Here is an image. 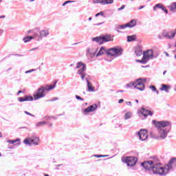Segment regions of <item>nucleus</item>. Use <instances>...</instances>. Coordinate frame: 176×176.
<instances>
[{
	"label": "nucleus",
	"instance_id": "f257e3e1",
	"mask_svg": "<svg viewBox=\"0 0 176 176\" xmlns=\"http://www.w3.org/2000/svg\"><path fill=\"white\" fill-rule=\"evenodd\" d=\"M141 164L146 171H151V170H152L154 174H159V175H167L169 171H171V170H175L176 158L170 160L168 164L165 165L164 167H162L160 163L156 162L153 160L144 162Z\"/></svg>",
	"mask_w": 176,
	"mask_h": 176
},
{
	"label": "nucleus",
	"instance_id": "f03ea898",
	"mask_svg": "<svg viewBox=\"0 0 176 176\" xmlns=\"http://www.w3.org/2000/svg\"><path fill=\"white\" fill-rule=\"evenodd\" d=\"M56 88V82L54 85H46L38 88L36 91L32 96H25L23 97L18 98L19 102H24L25 101H36V100H41V98H45L47 94V91L53 90Z\"/></svg>",
	"mask_w": 176,
	"mask_h": 176
},
{
	"label": "nucleus",
	"instance_id": "7ed1b4c3",
	"mask_svg": "<svg viewBox=\"0 0 176 176\" xmlns=\"http://www.w3.org/2000/svg\"><path fill=\"white\" fill-rule=\"evenodd\" d=\"M153 123L157 129L160 138H162V140L166 138L171 129V122L168 121L153 120Z\"/></svg>",
	"mask_w": 176,
	"mask_h": 176
},
{
	"label": "nucleus",
	"instance_id": "20e7f679",
	"mask_svg": "<svg viewBox=\"0 0 176 176\" xmlns=\"http://www.w3.org/2000/svg\"><path fill=\"white\" fill-rule=\"evenodd\" d=\"M104 53L109 57L116 58V57H119L123 54V48L120 47H114L107 50L105 47H101L96 56L98 57L102 56Z\"/></svg>",
	"mask_w": 176,
	"mask_h": 176
},
{
	"label": "nucleus",
	"instance_id": "39448f33",
	"mask_svg": "<svg viewBox=\"0 0 176 176\" xmlns=\"http://www.w3.org/2000/svg\"><path fill=\"white\" fill-rule=\"evenodd\" d=\"M159 56V52L156 51L155 49L147 50L146 52H143V57L148 61L149 60H153L154 58H157Z\"/></svg>",
	"mask_w": 176,
	"mask_h": 176
},
{
	"label": "nucleus",
	"instance_id": "423d86ee",
	"mask_svg": "<svg viewBox=\"0 0 176 176\" xmlns=\"http://www.w3.org/2000/svg\"><path fill=\"white\" fill-rule=\"evenodd\" d=\"M76 69H78L77 74L80 75L82 80H85V78H86V64L83 63V62H78L76 64Z\"/></svg>",
	"mask_w": 176,
	"mask_h": 176
},
{
	"label": "nucleus",
	"instance_id": "0eeeda50",
	"mask_svg": "<svg viewBox=\"0 0 176 176\" xmlns=\"http://www.w3.org/2000/svg\"><path fill=\"white\" fill-rule=\"evenodd\" d=\"M39 137H36V136H32V138H26L24 140H23V143L25 145H29L30 146H31V145H39Z\"/></svg>",
	"mask_w": 176,
	"mask_h": 176
},
{
	"label": "nucleus",
	"instance_id": "6e6552de",
	"mask_svg": "<svg viewBox=\"0 0 176 176\" xmlns=\"http://www.w3.org/2000/svg\"><path fill=\"white\" fill-rule=\"evenodd\" d=\"M122 162L126 163V166L129 167H133L137 164V162H138V158L136 157H126L122 158Z\"/></svg>",
	"mask_w": 176,
	"mask_h": 176
},
{
	"label": "nucleus",
	"instance_id": "1a4fd4ad",
	"mask_svg": "<svg viewBox=\"0 0 176 176\" xmlns=\"http://www.w3.org/2000/svg\"><path fill=\"white\" fill-rule=\"evenodd\" d=\"M135 85L134 86V89H138L140 91H144L145 90V85L144 83H146V78H138L135 80Z\"/></svg>",
	"mask_w": 176,
	"mask_h": 176
},
{
	"label": "nucleus",
	"instance_id": "9d476101",
	"mask_svg": "<svg viewBox=\"0 0 176 176\" xmlns=\"http://www.w3.org/2000/svg\"><path fill=\"white\" fill-rule=\"evenodd\" d=\"M162 35L163 38H165V39H174L176 35V29L169 31H164L162 32Z\"/></svg>",
	"mask_w": 176,
	"mask_h": 176
},
{
	"label": "nucleus",
	"instance_id": "9b49d317",
	"mask_svg": "<svg viewBox=\"0 0 176 176\" xmlns=\"http://www.w3.org/2000/svg\"><path fill=\"white\" fill-rule=\"evenodd\" d=\"M138 115L141 118V115L144 117V119H146L148 116H152L153 113L151 111L147 110L146 109L142 107L138 111Z\"/></svg>",
	"mask_w": 176,
	"mask_h": 176
},
{
	"label": "nucleus",
	"instance_id": "f8f14e48",
	"mask_svg": "<svg viewBox=\"0 0 176 176\" xmlns=\"http://www.w3.org/2000/svg\"><path fill=\"white\" fill-rule=\"evenodd\" d=\"M138 135L140 141H146V140H148V131L146 129H141L138 132Z\"/></svg>",
	"mask_w": 176,
	"mask_h": 176
},
{
	"label": "nucleus",
	"instance_id": "ddd939ff",
	"mask_svg": "<svg viewBox=\"0 0 176 176\" xmlns=\"http://www.w3.org/2000/svg\"><path fill=\"white\" fill-rule=\"evenodd\" d=\"M101 39H102V44L105 43L107 42H113V37L111 36V34H104L102 35Z\"/></svg>",
	"mask_w": 176,
	"mask_h": 176
},
{
	"label": "nucleus",
	"instance_id": "4468645a",
	"mask_svg": "<svg viewBox=\"0 0 176 176\" xmlns=\"http://www.w3.org/2000/svg\"><path fill=\"white\" fill-rule=\"evenodd\" d=\"M38 37L40 39H43V38H46V36H49L50 33L49 32V30H42L39 32Z\"/></svg>",
	"mask_w": 176,
	"mask_h": 176
},
{
	"label": "nucleus",
	"instance_id": "2eb2a0df",
	"mask_svg": "<svg viewBox=\"0 0 176 176\" xmlns=\"http://www.w3.org/2000/svg\"><path fill=\"white\" fill-rule=\"evenodd\" d=\"M135 25H137V21L135 19H132L125 24L126 28H134Z\"/></svg>",
	"mask_w": 176,
	"mask_h": 176
},
{
	"label": "nucleus",
	"instance_id": "dca6fc26",
	"mask_svg": "<svg viewBox=\"0 0 176 176\" xmlns=\"http://www.w3.org/2000/svg\"><path fill=\"white\" fill-rule=\"evenodd\" d=\"M170 89H171L170 85L162 84L161 88H160V90H161V91H165L166 93H170Z\"/></svg>",
	"mask_w": 176,
	"mask_h": 176
},
{
	"label": "nucleus",
	"instance_id": "f3484780",
	"mask_svg": "<svg viewBox=\"0 0 176 176\" xmlns=\"http://www.w3.org/2000/svg\"><path fill=\"white\" fill-rule=\"evenodd\" d=\"M85 80L87 82V91L89 93H91V91H94V87H93V85L91 84L90 81L87 78H85Z\"/></svg>",
	"mask_w": 176,
	"mask_h": 176
},
{
	"label": "nucleus",
	"instance_id": "a211bd4d",
	"mask_svg": "<svg viewBox=\"0 0 176 176\" xmlns=\"http://www.w3.org/2000/svg\"><path fill=\"white\" fill-rule=\"evenodd\" d=\"M92 42H96V43H99V45H102V41L100 36H96L91 38Z\"/></svg>",
	"mask_w": 176,
	"mask_h": 176
},
{
	"label": "nucleus",
	"instance_id": "6ab92c4d",
	"mask_svg": "<svg viewBox=\"0 0 176 176\" xmlns=\"http://www.w3.org/2000/svg\"><path fill=\"white\" fill-rule=\"evenodd\" d=\"M126 29V25H117L115 28L116 31H117V32H122L120 30H124Z\"/></svg>",
	"mask_w": 176,
	"mask_h": 176
},
{
	"label": "nucleus",
	"instance_id": "aec40b11",
	"mask_svg": "<svg viewBox=\"0 0 176 176\" xmlns=\"http://www.w3.org/2000/svg\"><path fill=\"white\" fill-rule=\"evenodd\" d=\"M96 53H97V51H94L93 48H89L87 50V56H96Z\"/></svg>",
	"mask_w": 176,
	"mask_h": 176
},
{
	"label": "nucleus",
	"instance_id": "412c9836",
	"mask_svg": "<svg viewBox=\"0 0 176 176\" xmlns=\"http://www.w3.org/2000/svg\"><path fill=\"white\" fill-rule=\"evenodd\" d=\"M133 117V112L131 111H128L125 113L124 116V119L125 120H129V119H131V118Z\"/></svg>",
	"mask_w": 176,
	"mask_h": 176
},
{
	"label": "nucleus",
	"instance_id": "4be33fe9",
	"mask_svg": "<svg viewBox=\"0 0 176 176\" xmlns=\"http://www.w3.org/2000/svg\"><path fill=\"white\" fill-rule=\"evenodd\" d=\"M135 39H137L136 35H132V36H127V42H133V41H135Z\"/></svg>",
	"mask_w": 176,
	"mask_h": 176
},
{
	"label": "nucleus",
	"instance_id": "5701e85b",
	"mask_svg": "<svg viewBox=\"0 0 176 176\" xmlns=\"http://www.w3.org/2000/svg\"><path fill=\"white\" fill-rule=\"evenodd\" d=\"M47 124V122L46 121H41L36 123L35 126L36 127H42V126H45Z\"/></svg>",
	"mask_w": 176,
	"mask_h": 176
},
{
	"label": "nucleus",
	"instance_id": "b1692460",
	"mask_svg": "<svg viewBox=\"0 0 176 176\" xmlns=\"http://www.w3.org/2000/svg\"><path fill=\"white\" fill-rule=\"evenodd\" d=\"M32 39H34V36H28L27 37L23 38V41L25 43H27L30 42V41H32Z\"/></svg>",
	"mask_w": 176,
	"mask_h": 176
},
{
	"label": "nucleus",
	"instance_id": "393cba45",
	"mask_svg": "<svg viewBox=\"0 0 176 176\" xmlns=\"http://www.w3.org/2000/svg\"><path fill=\"white\" fill-rule=\"evenodd\" d=\"M169 8L170 12H176V2L173 3Z\"/></svg>",
	"mask_w": 176,
	"mask_h": 176
},
{
	"label": "nucleus",
	"instance_id": "a878e982",
	"mask_svg": "<svg viewBox=\"0 0 176 176\" xmlns=\"http://www.w3.org/2000/svg\"><path fill=\"white\" fill-rule=\"evenodd\" d=\"M113 3V0H102V5H109Z\"/></svg>",
	"mask_w": 176,
	"mask_h": 176
},
{
	"label": "nucleus",
	"instance_id": "bb28decb",
	"mask_svg": "<svg viewBox=\"0 0 176 176\" xmlns=\"http://www.w3.org/2000/svg\"><path fill=\"white\" fill-rule=\"evenodd\" d=\"M89 107L91 112H94V111H96L97 108H98V106L94 104L90 105Z\"/></svg>",
	"mask_w": 176,
	"mask_h": 176
},
{
	"label": "nucleus",
	"instance_id": "cd10ccee",
	"mask_svg": "<svg viewBox=\"0 0 176 176\" xmlns=\"http://www.w3.org/2000/svg\"><path fill=\"white\" fill-rule=\"evenodd\" d=\"M163 7V4L162 3H157L153 6V10L156 11L157 9H162Z\"/></svg>",
	"mask_w": 176,
	"mask_h": 176
},
{
	"label": "nucleus",
	"instance_id": "c85d7f7f",
	"mask_svg": "<svg viewBox=\"0 0 176 176\" xmlns=\"http://www.w3.org/2000/svg\"><path fill=\"white\" fill-rule=\"evenodd\" d=\"M135 84H136L135 81V82H131L126 84V87L127 89H129H129H131V87H133H133L135 86Z\"/></svg>",
	"mask_w": 176,
	"mask_h": 176
},
{
	"label": "nucleus",
	"instance_id": "c756f323",
	"mask_svg": "<svg viewBox=\"0 0 176 176\" xmlns=\"http://www.w3.org/2000/svg\"><path fill=\"white\" fill-rule=\"evenodd\" d=\"M90 112H92V111L90 109V107H88L87 108L83 110L82 113H84V115H87V113H90Z\"/></svg>",
	"mask_w": 176,
	"mask_h": 176
},
{
	"label": "nucleus",
	"instance_id": "7c9ffc66",
	"mask_svg": "<svg viewBox=\"0 0 176 176\" xmlns=\"http://www.w3.org/2000/svg\"><path fill=\"white\" fill-rule=\"evenodd\" d=\"M136 62L141 63L142 64H146V63H148L146 59L144 56L142 60H136Z\"/></svg>",
	"mask_w": 176,
	"mask_h": 176
},
{
	"label": "nucleus",
	"instance_id": "2f4dec72",
	"mask_svg": "<svg viewBox=\"0 0 176 176\" xmlns=\"http://www.w3.org/2000/svg\"><path fill=\"white\" fill-rule=\"evenodd\" d=\"M20 142V140L19 139H15V140H8L7 142H8L9 144H16V142Z\"/></svg>",
	"mask_w": 176,
	"mask_h": 176
},
{
	"label": "nucleus",
	"instance_id": "473e14b6",
	"mask_svg": "<svg viewBox=\"0 0 176 176\" xmlns=\"http://www.w3.org/2000/svg\"><path fill=\"white\" fill-rule=\"evenodd\" d=\"M136 56H138V57H140L141 56H142V50H136L135 52Z\"/></svg>",
	"mask_w": 176,
	"mask_h": 176
},
{
	"label": "nucleus",
	"instance_id": "72a5a7b5",
	"mask_svg": "<svg viewBox=\"0 0 176 176\" xmlns=\"http://www.w3.org/2000/svg\"><path fill=\"white\" fill-rule=\"evenodd\" d=\"M93 3H100L102 5V0H92Z\"/></svg>",
	"mask_w": 176,
	"mask_h": 176
},
{
	"label": "nucleus",
	"instance_id": "f704fd0d",
	"mask_svg": "<svg viewBox=\"0 0 176 176\" xmlns=\"http://www.w3.org/2000/svg\"><path fill=\"white\" fill-rule=\"evenodd\" d=\"M94 157H107L108 155H94Z\"/></svg>",
	"mask_w": 176,
	"mask_h": 176
},
{
	"label": "nucleus",
	"instance_id": "c9c22d12",
	"mask_svg": "<svg viewBox=\"0 0 176 176\" xmlns=\"http://www.w3.org/2000/svg\"><path fill=\"white\" fill-rule=\"evenodd\" d=\"M72 2H74V1H67L64 3L62 4V6H65L67 5V3H72Z\"/></svg>",
	"mask_w": 176,
	"mask_h": 176
},
{
	"label": "nucleus",
	"instance_id": "e433bc0d",
	"mask_svg": "<svg viewBox=\"0 0 176 176\" xmlns=\"http://www.w3.org/2000/svg\"><path fill=\"white\" fill-rule=\"evenodd\" d=\"M36 71L35 69H32L30 70L26 71L25 74H31V72H35Z\"/></svg>",
	"mask_w": 176,
	"mask_h": 176
},
{
	"label": "nucleus",
	"instance_id": "4c0bfd02",
	"mask_svg": "<svg viewBox=\"0 0 176 176\" xmlns=\"http://www.w3.org/2000/svg\"><path fill=\"white\" fill-rule=\"evenodd\" d=\"M98 16H104V12H100L99 13H97L95 15V17H98Z\"/></svg>",
	"mask_w": 176,
	"mask_h": 176
},
{
	"label": "nucleus",
	"instance_id": "58836bf2",
	"mask_svg": "<svg viewBox=\"0 0 176 176\" xmlns=\"http://www.w3.org/2000/svg\"><path fill=\"white\" fill-rule=\"evenodd\" d=\"M149 89H151L152 90V91H156V87L151 85L149 87Z\"/></svg>",
	"mask_w": 176,
	"mask_h": 176
},
{
	"label": "nucleus",
	"instance_id": "ea45409f",
	"mask_svg": "<svg viewBox=\"0 0 176 176\" xmlns=\"http://www.w3.org/2000/svg\"><path fill=\"white\" fill-rule=\"evenodd\" d=\"M24 113H25L26 115H29V116H32L33 118L35 117V116H34L33 114H32L31 113H30V112H28L27 111H25Z\"/></svg>",
	"mask_w": 176,
	"mask_h": 176
},
{
	"label": "nucleus",
	"instance_id": "a19ab883",
	"mask_svg": "<svg viewBox=\"0 0 176 176\" xmlns=\"http://www.w3.org/2000/svg\"><path fill=\"white\" fill-rule=\"evenodd\" d=\"M76 100H79L80 101H83L84 99L82 98L80 96H78V95H76Z\"/></svg>",
	"mask_w": 176,
	"mask_h": 176
},
{
	"label": "nucleus",
	"instance_id": "79ce46f5",
	"mask_svg": "<svg viewBox=\"0 0 176 176\" xmlns=\"http://www.w3.org/2000/svg\"><path fill=\"white\" fill-rule=\"evenodd\" d=\"M124 8H126V6L122 5V6H121V8H120L118 9V11L123 10V9H124Z\"/></svg>",
	"mask_w": 176,
	"mask_h": 176
},
{
	"label": "nucleus",
	"instance_id": "37998d69",
	"mask_svg": "<svg viewBox=\"0 0 176 176\" xmlns=\"http://www.w3.org/2000/svg\"><path fill=\"white\" fill-rule=\"evenodd\" d=\"M102 24H104V22H101V23H94V27H96L97 25H102Z\"/></svg>",
	"mask_w": 176,
	"mask_h": 176
},
{
	"label": "nucleus",
	"instance_id": "c03bdc74",
	"mask_svg": "<svg viewBox=\"0 0 176 176\" xmlns=\"http://www.w3.org/2000/svg\"><path fill=\"white\" fill-rule=\"evenodd\" d=\"M57 100H58V98L55 97V98H54L53 99H51L50 101L52 102H53V101H57Z\"/></svg>",
	"mask_w": 176,
	"mask_h": 176
},
{
	"label": "nucleus",
	"instance_id": "a18cd8bd",
	"mask_svg": "<svg viewBox=\"0 0 176 176\" xmlns=\"http://www.w3.org/2000/svg\"><path fill=\"white\" fill-rule=\"evenodd\" d=\"M126 105H128L129 107H132L133 104H131V102H126Z\"/></svg>",
	"mask_w": 176,
	"mask_h": 176
},
{
	"label": "nucleus",
	"instance_id": "49530a36",
	"mask_svg": "<svg viewBox=\"0 0 176 176\" xmlns=\"http://www.w3.org/2000/svg\"><path fill=\"white\" fill-rule=\"evenodd\" d=\"M122 102H124V100H123V99H120V100L118 101V103H119V104H122Z\"/></svg>",
	"mask_w": 176,
	"mask_h": 176
},
{
	"label": "nucleus",
	"instance_id": "de8ad7c7",
	"mask_svg": "<svg viewBox=\"0 0 176 176\" xmlns=\"http://www.w3.org/2000/svg\"><path fill=\"white\" fill-rule=\"evenodd\" d=\"M14 56H17L18 57H23V55L19 54H15Z\"/></svg>",
	"mask_w": 176,
	"mask_h": 176
},
{
	"label": "nucleus",
	"instance_id": "09e8293b",
	"mask_svg": "<svg viewBox=\"0 0 176 176\" xmlns=\"http://www.w3.org/2000/svg\"><path fill=\"white\" fill-rule=\"evenodd\" d=\"M164 54L166 56V57H170V54H168L167 52H164Z\"/></svg>",
	"mask_w": 176,
	"mask_h": 176
},
{
	"label": "nucleus",
	"instance_id": "8fccbe9b",
	"mask_svg": "<svg viewBox=\"0 0 176 176\" xmlns=\"http://www.w3.org/2000/svg\"><path fill=\"white\" fill-rule=\"evenodd\" d=\"M8 149H14V146H8Z\"/></svg>",
	"mask_w": 176,
	"mask_h": 176
},
{
	"label": "nucleus",
	"instance_id": "3c124183",
	"mask_svg": "<svg viewBox=\"0 0 176 176\" xmlns=\"http://www.w3.org/2000/svg\"><path fill=\"white\" fill-rule=\"evenodd\" d=\"M19 145H20V142H18L14 144V146H19Z\"/></svg>",
	"mask_w": 176,
	"mask_h": 176
},
{
	"label": "nucleus",
	"instance_id": "603ef678",
	"mask_svg": "<svg viewBox=\"0 0 176 176\" xmlns=\"http://www.w3.org/2000/svg\"><path fill=\"white\" fill-rule=\"evenodd\" d=\"M144 8H145V6H142L139 8V10H141V9H144Z\"/></svg>",
	"mask_w": 176,
	"mask_h": 176
},
{
	"label": "nucleus",
	"instance_id": "864d4df0",
	"mask_svg": "<svg viewBox=\"0 0 176 176\" xmlns=\"http://www.w3.org/2000/svg\"><path fill=\"white\" fill-rule=\"evenodd\" d=\"M21 93H23V91H21V90L17 92V96H19V94H21Z\"/></svg>",
	"mask_w": 176,
	"mask_h": 176
},
{
	"label": "nucleus",
	"instance_id": "5fc2aeb1",
	"mask_svg": "<svg viewBox=\"0 0 176 176\" xmlns=\"http://www.w3.org/2000/svg\"><path fill=\"white\" fill-rule=\"evenodd\" d=\"M36 49H38V47L33 48V49L30 50V52H34V50H36Z\"/></svg>",
	"mask_w": 176,
	"mask_h": 176
},
{
	"label": "nucleus",
	"instance_id": "6e6d98bb",
	"mask_svg": "<svg viewBox=\"0 0 176 176\" xmlns=\"http://www.w3.org/2000/svg\"><path fill=\"white\" fill-rule=\"evenodd\" d=\"M164 12L166 14H168V10L167 9L165 10Z\"/></svg>",
	"mask_w": 176,
	"mask_h": 176
},
{
	"label": "nucleus",
	"instance_id": "4d7b16f0",
	"mask_svg": "<svg viewBox=\"0 0 176 176\" xmlns=\"http://www.w3.org/2000/svg\"><path fill=\"white\" fill-rule=\"evenodd\" d=\"M165 8H166V7L164 6H162V8H161V10H164Z\"/></svg>",
	"mask_w": 176,
	"mask_h": 176
},
{
	"label": "nucleus",
	"instance_id": "13d9d810",
	"mask_svg": "<svg viewBox=\"0 0 176 176\" xmlns=\"http://www.w3.org/2000/svg\"><path fill=\"white\" fill-rule=\"evenodd\" d=\"M0 19H5V15H2L0 16Z\"/></svg>",
	"mask_w": 176,
	"mask_h": 176
},
{
	"label": "nucleus",
	"instance_id": "bf43d9fd",
	"mask_svg": "<svg viewBox=\"0 0 176 176\" xmlns=\"http://www.w3.org/2000/svg\"><path fill=\"white\" fill-rule=\"evenodd\" d=\"M19 129H26V130H28V128L25 127V126H23V127H21Z\"/></svg>",
	"mask_w": 176,
	"mask_h": 176
},
{
	"label": "nucleus",
	"instance_id": "052dcab7",
	"mask_svg": "<svg viewBox=\"0 0 176 176\" xmlns=\"http://www.w3.org/2000/svg\"><path fill=\"white\" fill-rule=\"evenodd\" d=\"M92 19H93V18H91V17H89V18L88 19L89 21H91Z\"/></svg>",
	"mask_w": 176,
	"mask_h": 176
},
{
	"label": "nucleus",
	"instance_id": "680f3d73",
	"mask_svg": "<svg viewBox=\"0 0 176 176\" xmlns=\"http://www.w3.org/2000/svg\"><path fill=\"white\" fill-rule=\"evenodd\" d=\"M155 91L157 94H159V91H157V89H156V91Z\"/></svg>",
	"mask_w": 176,
	"mask_h": 176
},
{
	"label": "nucleus",
	"instance_id": "e2e57ef3",
	"mask_svg": "<svg viewBox=\"0 0 176 176\" xmlns=\"http://www.w3.org/2000/svg\"><path fill=\"white\" fill-rule=\"evenodd\" d=\"M58 167H60V166H63V164H58L56 165Z\"/></svg>",
	"mask_w": 176,
	"mask_h": 176
},
{
	"label": "nucleus",
	"instance_id": "0e129e2a",
	"mask_svg": "<svg viewBox=\"0 0 176 176\" xmlns=\"http://www.w3.org/2000/svg\"><path fill=\"white\" fill-rule=\"evenodd\" d=\"M167 72L166 71H164V72H163V75H166V73Z\"/></svg>",
	"mask_w": 176,
	"mask_h": 176
},
{
	"label": "nucleus",
	"instance_id": "69168bd1",
	"mask_svg": "<svg viewBox=\"0 0 176 176\" xmlns=\"http://www.w3.org/2000/svg\"><path fill=\"white\" fill-rule=\"evenodd\" d=\"M44 176H49L48 174H44Z\"/></svg>",
	"mask_w": 176,
	"mask_h": 176
},
{
	"label": "nucleus",
	"instance_id": "338daca9",
	"mask_svg": "<svg viewBox=\"0 0 176 176\" xmlns=\"http://www.w3.org/2000/svg\"><path fill=\"white\" fill-rule=\"evenodd\" d=\"M30 32H31V30H29V31L28 32V34H30Z\"/></svg>",
	"mask_w": 176,
	"mask_h": 176
},
{
	"label": "nucleus",
	"instance_id": "774afa93",
	"mask_svg": "<svg viewBox=\"0 0 176 176\" xmlns=\"http://www.w3.org/2000/svg\"><path fill=\"white\" fill-rule=\"evenodd\" d=\"M45 119H49V117H45Z\"/></svg>",
	"mask_w": 176,
	"mask_h": 176
}]
</instances>
